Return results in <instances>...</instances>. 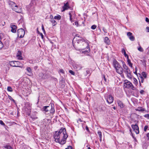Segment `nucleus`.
I'll return each mask as SVG.
<instances>
[{"label": "nucleus", "mask_w": 149, "mask_h": 149, "mask_svg": "<svg viewBox=\"0 0 149 149\" xmlns=\"http://www.w3.org/2000/svg\"><path fill=\"white\" fill-rule=\"evenodd\" d=\"M77 43L78 44V46L80 49L84 50L86 49L87 50H85V52H90L89 44L84 39H82L78 40Z\"/></svg>", "instance_id": "nucleus-2"}, {"label": "nucleus", "mask_w": 149, "mask_h": 149, "mask_svg": "<svg viewBox=\"0 0 149 149\" xmlns=\"http://www.w3.org/2000/svg\"><path fill=\"white\" fill-rule=\"evenodd\" d=\"M135 71L134 72V73L135 74H137V68L136 67V68H135Z\"/></svg>", "instance_id": "nucleus-50"}, {"label": "nucleus", "mask_w": 149, "mask_h": 149, "mask_svg": "<svg viewBox=\"0 0 149 149\" xmlns=\"http://www.w3.org/2000/svg\"><path fill=\"white\" fill-rule=\"evenodd\" d=\"M97 134H98L100 138L102 137V133L101 132L98 131L97 132Z\"/></svg>", "instance_id": "nucleus-31"}, {"label": "nucleus", "mask_w": 149, "mask_h": 149, "mask_svg": "<svg viewBox=\"0 0 149 149\" xmlns=\"http://www.w3.org/2000/svg\"><path fill=\"white\" fill-rule=\"evenodd\" d=\"M148 128V126L147 125H146L144 126V131L145 132H146V131L147 130Z\"/></svg>", "instance_id": "nucleus-42"}, {"label": "nucleus", "mask_w": 149, "mask_h": 149, "mask_svg": "<svg viewBox=\"0 0 149 149\" xmlns=\"http://www.w3.org/2000/svg\"><path fill=\"white\" fill-rule=\"evenodd\" d=\"M117 102L118 106H119L121 108H123L125 107V105L122 101L120 100H117Z\"/></svg>", "instance_id": "nucleus-15"}, {"label": "nucleus", "mask_w": 149, "mask_h": 149, "mask_svg": "<svg viewBox=\"0 0 149 149\" xmlns=\"http://www.w3.org/2000/svg\"><path fill=\"white\" fill-rule=\"evenodd\" d=\"M51 21L52 23L53 26H55L57 24V23L53 19H52Z\"/></svg>", "instance_id": "nucleus-22"}, {"label": "nucleus", "mask_w": 149, "mask_h": 149, "mask_svg": "<svg viewBox=\"0 0 149 149\" xmlns=\"http://www.w3.org/2000/svg\"><path fill=\"white\" fill-rule=\"evenodd\" d=\"M61 18V16L60 15H58L57 16H55L54 17V19H57L58 20H59Z\"/></svg>", "instance_id": "nucleus-25"}, {"label": "nucleus", "mask_w": 149, "mask_h": 149, "mask_svg": "<svg viewBox=\"0 0 149 149\" xmlns=\"http://www.w3.org/2000/svg\"><path fill=\"white\" fill-rule=\"evenodd\" d=\"M122 52L123 53L124 55L125 56V57H126L127 59H128L129 58L128 56L126 54V52L124 49H123L122 50Z\"/></svg>", "instance_id": "nucleus-18"}, {"label": "nucleus", "mask_w": 149, "mask_h": 149, "mask_svg": "<svg viewBox=\"0 0 149 149\" xmlns=\"http://www.w3.org/2000/svg\"><path fill=\"white\" fill-rule=\"evenodd\" d=\"M103 30L104 33H107V30L104 28H103Z\"/></svg>", "instance_id": "nucleus-49"}, {"label": "nucleus", "mask_w": 149, "mask_h": 149, "mask_svg": "<svg viewBox=\"0 0 149 149\" xmlns=\"http://www.w3.org/2000/svg\"><path fill=\"white\" fill-rule=\"evenodd\" d=\"M146 136H147V138H148V140H149V133H148L146 134Z\"/></svg>", "instance_id": "nucleus-53"}, {"label": "nucleus", "mask_w": 149, "mask_h": 149, "mask_svg": "<svg viewBox=\"0 0 149 149\" xmlns=\"http://www.w3.org/2000/svg\"><path fill=\"white\" fill-rule=\"evenodd\" d=\"M7 90L9 92H12L13 91L12 88L10 86L8 87Z\"/></svg>", "instance_id": "nucleus-27"}, {"label": "nucleus", "mask_w": 149, "mask_h": 149, "mask_svg": "<svg viewBox=\"0 0 149 149\" xmlns=\"http://www.w3.org/2000/svg\"><path fill=\"white\" fill-rule=\"evenodd\" d=\"M8 97L10 100H12L13 102H15V101L10 96L8 95Z\"/></svg>", "instance_id": "nucleus-41"}, {"label": "nucleus", "mask_w": 149, "mask_h": 149, "mask_svg": "<svg viewBox=\"0 0 149 149\" xmlns=\"http://www.w3.org/2000/svg\"><path fill=\"white\" fill-rule=\"evenodd\" d=\"M54 136L56 142H58L62 145L64 144L68 137L65 129L63 127L59 131L55 132Z\"/></svg>", "instance_id": "nucleus-1"}, {"label": "nucleus", "mask_w": 149, "mask_h": 149, "mask_svg": "<svg viewBox=\"0 0 149 149\" xmlns=\"http://www.w3.org/2000/svg\"><path fill=\"white\" fill-rule=\"evenodd\" d=\"M132 127L133 130L135 131L136 134H137L139 133V127L136 125H132Z\"/></svg>", "instance_id": "nucleus-8"}, {"label": "nucleus", "mask_w": 149, "mask_h": 149, "mask_svg": "<svg viewBox=\"0 0 149 149\" xmlns=\"http://www.w3.org/2000/svg\"><path fill=\"white\" fill-rule=\"evenodd\" d=\"M97 27L96 25H93L91 27V28L93 30L95 29Z\"/></svg>", "instance_id": "nucleus-32"}, {"label": "nucleus", "mask_w": 149, "mask_h": 149, "mask_svg": "<svg viewBox=\"0 0 149 149\" xmlns=\"http://www.w3.org/2000/svg\"><path fill=\"white\" fill-rule=\"evenodd\" d=\"M127 36L129 37L130 40L131 41H134V40L135 38L132 36V33L130 32H127Z\"/></svg>", "instance_id": "nucleus-10"}, {"label": "nucleus", "mask_w": 149, "mask_h": 149, "mask_svg": "<svg viewBox=\"0 0 149 149\" xmlns=\"http://www.w3.org/2000/svg\"><path fill=\"white\" fill-rule=\"evenodd\" d=\"M8 3L9 4L10 6L12 9H13V8L16 6V4L15 3L12 1H9Z\"/></svg>", "instance_id": "nucleus-16"}, {"label": "nucleus", "mask_w": 149, "mask_h": 149, "mask_svg": "<svg viewBox=\"0 0 149 149\" xmlns=\"http://www.w3.org/2000/svg\"><path fill=\"white\" fill-rule=\"evenodd\" d=\"M86 130H87V131H88L89 130V129H88V127L86 126Z\"/></svg>", "instance_id": "nucleus-63"}, {"label": "nucleus", "mask_w": 149, "mask_h": 149, "mask_svg": "<svg viewBox=\"0 0 149 149\" xmlns=\"http://www.w3.org/2000/svg\"><path fill=\"white\" fill-rule=\"evenodd\" d=\"M69 14L70 15V21L72 22L73 21L72 20V15L71 14V13L70 12L69 13Z\"/></svg>", "instance_id": "nucleus-29"}, {"label": "nucleus", "mask_w": 149, "mask_h": 149, "mask_svg": "<svg viewBox=\"0 0 149 149\" xmlns=\"http://www.w3.org/2000/svg\"><path fill=\"white\" fill-rule=\"evenodd\" d=\"M10 27L11 28V31L13 33L16 32L17 29V26L14 24H10Z\"/></svg>", "instance_id": "nucleus-13"}, {"label": "nucleus", "mask_w": 149, "mask_h": 149, "mask_svg": "<svg viewBox=\"0 0 149 149\" xmlns=\"http://www.w3.org/2000/svg\"><path fill=\"white\" fill-rule=\"evenodd\" d=\"M132 84L128 81L127 80L124 84V86L128 88H130L132 86Z\"/></svg>", "instance_id": "nucleus-11"}, {"label": "nucleus", "mask_w": 149, "mask_h": 149, "mask_svg": "<svg viewBox=\"0 0 149 149\" xmlns=\"http://www.w3.org/2000/svg\"><path fill=\"white\" fill-rule=\"evenodd\" d=\"M74 24L75 25H76L77 26H78V22L76 21L74 22Z\"/></svg>", "instance_id": "nucleus-51"}, {"label": "nucleus", "mask_w": 149, "mask_h": 149, "mask_svg": "<svg viewBox=\"0 0 149 149\" xmlns=\"http://www.w3.org/2000/svg\"><path fill=\"white\" fill-rule=\"evenodd\" d=\"M40 35H41V36L42 38L43 39V34L42 33H40Z\"/></svg>", "instance_id": "nucleus-60"}, {"label": "nucleus", "mask_w": 149, "mask_h": 149, "mask_svg": "<svg viewBox=\"0 0 149 149\" xmlns=\"http://www.w3.org/2000/svg\"><path fill=\"white\" fill-rule=\"evenodd\" d=\"M69 72L72 75H74V72H73L72 70H70L69 71Z\"/></svg>", "instance_id": "nucleus-43"}, {"label": "nucleus", "mask_w": 149, "mask_h": 149, "mask_svg": "<svg viewBox=\"0 0 149 149\" xmlns=\"http://www.w3.org/2000/svg\"><path fill=\"white\" fill-rule=\"evenodd\" d=\"M104 41L105 43H106L107 44H109V38L107 37H106L104 39Z\"/></svg>", "instance_id": "nucleus-19"}, {"label": "nucleus", "mask_w": 149, "mask_h": 149, "mask_svg": "<svg viewBox=\"0 0 149 149\" xmlns=\"http://www.w3.org/2000/svg\"><path fill=\"white\" fill-rule=\"evenodd\" d=\"M38 68L37 66H36L34 67V69L36 70Z\"/></svg>", "instance_id": "nucleus-58"}, {"label": "nucleus", "mask_w": 149, "mask_h": 149, "mask_svg": "<svg viewBox=\"0 0 149 149\" xmlns=\"http://www.w3.org/2000/svg\"><path fill=\"white\" fill-rule=\"evenodd\" d=\"M51 109V107L49 106H45L43 107L42 109V110L43 111H45L47 112L49 111V109Z\"/></svg>", "instance_id": "nucleus-14"}, {"label": "nucleus", "mask_w": 149, "mask_h": 149, "mask_svg": "<svg viewBox=\"0 0 149 149\" xmlns=\"http://www.w3.org/2000/svg\"><path fill=\"white\" fill-rule=\"evenodd\" d=\"M69 5L68 2H67L65 3H64V5L63 7V10H66L68 9V8H69Z\"/></svg>", "instance_id": "nucleus-17"}, {"label": "nucleus", "mask_w": 149, "mask_h": 149, "mask_svg": "<svg viewBox=\"0 0 149 149\" xmlns=\"http://www.w3.org/2000/svg\"><path fill=\"white\" fill-rule=\"evenodd\" d=\"M146 21L147 22H149V19L148 18H147V17L146 18Z\"/></svg>", "instance_id": "nucleus-52"}, {"label": "nucleus", "mask_w": 149, "mask_h": 149, "mask_svg": "<svg viewBox=\"0 0 149 149\" xmlns=\"http://www.w3.org/2000/svg\"><path fill=\"white\" fill-rule=\"evenodd\" d=\"M12 9L18 13H21L22 12L21 9L20 8H19L17 5H16V6L13 8Z\"/></svg>", "instance_id": "nucleus-12"}, {"label": "nucleus", "mask_w": 149, "mask_h": 149, "mask_svg": "<svg viewBox=\"0 0 149 149\" xmlns=\"http://www.w3.org/2000/svg\"><path fill=\"white\" fill-rule=\"evenodd\" d=\"M68 149H72V147L71 146H69L68 147Z\"/></svg>", "instance_id": "nucleus-55"}, {"label": "nucleus", "mask_w": 149, "mask_h": 149, "mask_svg": "<svg viewBox=\"0 0 149 149\" xmlns=\"http://www.w3.org/2000/svg\"><path fill=\"white\" fill-rule=\"evenodd\" d=\"M3 45L2 42H0V49L3 47Z\"/></svg>", "instance_id": "nucleus-39"}, {"label": "nucleus", "mask_w": 149, "mask_h": 149, "mask_svg": "<svg viewBox=\"0 0 149 149\" xmlns=\"http://www.w3.org/2000/svg\"><path fill=\"white\" fill-rule=\"evenodd\" d=\"M144 116L145 118H147L149 119V114H145Z\"/></svg>", "instance_id": "nucleus-40"}, {"label": "nucleus", "mask_w": 149, "mask_h": 149, "mask_svg": "<svg viewBox=\"0 0 149 149\" xmlns=\"http://www.w3.org/2000/svg\"><path fill=\"white\" fill-rule=\"evenodd\" d=\"M32 62H33V61H32L30 60L29 61V62L30 63H32Z\"/></svg>", "instance_id": "nucleus-64"}, {"label": "nucleus", "mask_w": 149, "mask_h": 149, "mask_svg": "<svg viewBox=\"0 0 149 149\" xmlns=\"http://www.w3.org/2000/svg\"><path fill=\"white\" fill-rule=\"evenodd\" d=\"M42 30L43 31V32L44 33H45V29H44V26H43V25H42Z\"/></svg>", "instance_id": "nucleus-44"}, {"label": "nucleus", "mask_w": 149, "mask_h": 149, "mask_svg": "<svg viewBox=\"0 0 149 149\" xmlns=\"http://www.w3.org/2000/svg\"><path fill=\"white\" fill-rule=\"evenodd\" d=\"M50 17L51 18V20L52 19H53V16L52 15H51L50 16Z\"/></svg>", "instance_id": "nucleus-62"}, {"label": "nucleus", "mask_w": 149, "mask_h": 149, "mask_svg": "<svg viewBox=\"0 0 149 149\" xmlns=\"http://www.w3.org/2000/svg\"><path fill=\"white\" fill-rule=\"evenodd\" d=\"M16 56L17 58L18 59H22V58L21 55H17Z\"/></svg>", "instance_id": "nucleus-37"}, {"label": "nucleus", "mask_w": 149, "mask_h": 149, "mask_svg": "<svg viewBox=\"0 0 149 149\" xmlns=\"http://www.w3.org/2000/svg\"><path fill=\"white\" fill-rule=\"evenodd\" d=\"M138 50L141 52H142L143 51V49L141 47L138 48Z\"/></svg>", "instance_id": "nucleus-38"}, {"label": "nucleus", "mask_w": 149, "mask_h": 149, "mask_svg": "<svg viewBox=\"0 0 149 149\" xmlns=\"http://www.w3.org/2000/svg\"><path fill=\"white\" fill-rule=\"evenodd\" d=\"M123 71L127 74V77L130 78H131L132 77V76L131 74V72L129 68L123 70Z\"/></svg>", "instance_id": "nucleus-9"}, {"label": "nucleus", "mask_w": 149, "mask_h": 149, "mask_svg": "<svg viewBox=\"0 0 149 149\" xmlns=\"http://www.w3.org/2000/svg\"><path fill=\"white\" fill-rule=\"evenodd\" d=\"M113 65L115 68L116 72L120 74H122L123 71V69L119 63L115 59L113 60Z\"/></svg>", "instance_id": "nucleus-3"}, {"label": "nucleus", "mask_w": 149, "mask_h": 149, "mask_svg": "<svg viewBox=\"0 0 149 149\" xmlns=\"http://www.w3.org/2000/svg\"><path fill=\"white\" fill-rule=\"evenodd\" d=\"M25 111H27V114L28 116L31 115V106L28 103H26L25 105Z\"/></svg>", "instance_id": "nucleus-6"}, {"label": "nucleus", "mask_w": 149, "mask_h": 149, "mask_svg": "<svg viewBox=\"0 0 149 149\" xmlns=\"http://www.w3.org/2000/svg\"><path fill=\"white\" fill-rule=\"evenodd\" d=\"M59 72L62 73L63 74H64V71L63 70V69H61V70H59Z\"/></svg>", "instance_id": "nucleus-45"}, {"label": "nucleus", "mask_w": 149, "mask_h": 149, "mask_svg": "<svg viewBox=\"0 0 149 149\" xmlns=\"http://www.w3.org/2000/svg\"><path fill=\"white\" fill-rule=\"evenodd\" d=\"M26 70L29 74L31 73V70L30 67H27L26 68Z\"/></svg>", "instance_id": "nucleus-28"}, {"label": "nucleus", "mask_w": 149, "mask_h": 149, "mask_svg": "<svg viewBox=\"0 0 149 149\" xmlns=\"http://www.w3.org/2000/svg\"><path fill=\"white\" fill-rule=\"evenodd\" d=\"M17 36L20 38H22L25 34L24 30L22 29H20L17 30Z\"/></svg>", "instance_id": "nucleus-4"}, {"label": "nucleus", "mask_w": 149, "mask_h": 149, "mask_svg": "<svg viewBox=\"0 0 149 149\" xmlns=\"http://www.w3.org/2000/svg\"><path fill=\"white\" fill-rule=\"evenodd\" d=\"M146 29L147 30V32H149V27H147L146 28Z\"/></svg>", "instance_id": "nucleus-57"}, {"label": "nucleus", "mask_w": 149, "mask_h": 149, "mask_svg": "<svg viewBox=\"0 0 149 149\" xmlns=\"http://www.w3.org/2000/svg\"><path fill=\"white\" fill-rule=\"evenodd\" d=\"M102 80H104L105 81L106 84L107 83V79L104 76V77L103 79H102Z\"/></svg>", "instance_id": "nucleus-47"}, {"label": "nucleus", "mask_w": 149, "mask_h": 149, "mask_svg": "<svg viewBox=\"0 0 149 149\" xmlns=\"http://www.w3.org/2000/svg\"><path fill=\"white\" fill-rule=\"evenodd\" d=\"M39 76L40 77H41V79H45L46 78H45V77H44V74H43L42 73H40L39 74Z\"/></svg>", "instance_id": "nucleus-26"}, {"label": "nucleus", "mask_w": 149, "mask_h": 149, "mask_svg": "<svg viewBox=\"0 0 149 149\" xmlns=\"http://www.w3.org/2000/svg\"><path fill=\"white\" fill-rule=\"evenodd\" d=\"M130 88H131L132 90H134L136 89V88L134 87L133 85L132 84V86H131V87H130Z\"/></svg>", "instance_id": "nucleus-46"}, {"label": "nucleus", "mask_w": 149, "mask_h": 149, "mask_svg": "<svg viewBox=\"0 0 149 149\" xmlns=\"http://www.w3.org/2000/svg\"><path fill=\"white\" fill-rule=\"evenodd\" d=\"M142 76L145 78H146V73L145 72H143L142 73Z\"/></svg>", "instance_id": "nucleus-30"}, {"label": "nucleus", "mask_w": 149, "mask_h": 149, "mask_svg": "<svg viewBox=\"0 0 149 149\" xmlns=\"http://www.w3.org/2000/svg\"><path fill=\"white\" fill-rule=\"evenodd\" d=\"M144 92V91L143 90H141L140 91V93L141 94H143Z\"/></svg>", "instance_id": "nucleus-54"}, {"label": "nucleus", "mask_w": 149, "mask_h": 149, "mask_svg": "<svg viewBox=\"0 0 149 149\" xmlns=\"http://www.w3.org/2000/svg\"><path fill=\"white\" fill-rule=\"evenodd\" d=\"M4 147L7 149H12V148L10 146H6Z\"/></svg>", "instance_id": "nucleus-36"}, {"label": "nucleus", "mask_w": 149, "mask_h": 149, "mask_svg": "<svg viewBox=\"0 0 149 149\" xmlns=\"http://www.w3.org/2000/svg\"><path fill=\"white\" fill-rule=\"evenodd\" d=\"M22 53L20 51H18V53L17 54V55H21Z\"/></svg>", "instance_id": "nucleus-48"}, {"label": "nucleus", "mask_w": 149, "mask_h": 149, "mask_svg": "<svg viewBox=\"0 0 149 149\" xmlns=\"http://www.w3.org/2000/svg\"><path fill=\"white\" fill-rule=\"evenodd\" d=\"M141 83H143V79L142 77H141Z\"/></svg>", "instance_id": "nucleus-56"}, {"label": "nucleus", "mask_w": 149, "mask_h": 149, "mask_svg": "<svg viewBox=\"0 0 149 149\" xmlns=\"http://www.w3.org/2000/svg\"><path fill=\"white\" fill-rule=\"evenodd\" d=\"M78 121L79 122H82V121L81 120V119H79L78 120Z\"/></svg>", "instance_id": "nucleus-59"}, {"label": "nucleus", "mask_w": 149, "mask_h": 149, "mask_svg": "<svg viewBox=\"0 0 149 149\" xmlns=\"http://www.w3.org/2000/svg\"><path fill=\"white\" fill-rule=\"evenodd\" d=\"M31 118L33 120H34L38 118L36 117H35L33 115L31 116Z\"/></svg>", "instance_id": "nucleus-33"}, {"label": "nucleus", "mask_w": 149, "mask_h": 149, "mask_svg": "<svg viewBox=\"0 0 149 149\" xmlns=\"http://www.w3.org/2000/svg\"><path fill=\"white\" fill-rule=\"evenodd\" d=\"M105 99L106 100L107 103L109 104L112 103L114 100V98L111 95H106L105 96Z\"/></svg>", "instance_id": "nucleus-5"}, {"label": "nucleus", "mask_w": 149, "mask_h": 149, "mask_svg": "<svg viewBox=\"0 0 149 149\" xmlns=\"http://www.w3.org/2000/svg\"><path fill=\"white\" fill-rule=\"evenodd\" d=\"M136 110L139 111H144V109L141 107H139Z\"/></svg>", "instance_id": "nucleus-23"}, {"label": "nucleus", "mask_w": 149, "mask_h": 149, "mask_svg": "<svg viewBox=\"0 0 149 149\" xmlns=\"http://www.w3.org/2000/svg\"><path fill=\"white\" fill-rule=\"evenodd\" d=\"M19 62L18 61H12L9 62L10 65L13 67H19Z\"/></svg>", "instance_id": "nucleus-7"}, {"label": "nucleus", "mask_w": 149, "mask_h": 149, "mask_svg": "<svg viewBox=\"0 0 149 149\" xmlns=\"http://www.w3.org/2000/svg\"><path fill=\"white\" fill-rule=\"evenodd\" d=\"M134 84H135V85H136L137 84V81L136 80V79L135 78H134Z\"/></svg>", "instance_id": "nucleus-35"}, {"label": "nucleus", "mask_w": 149, "mask_h": 149, "mask_svg": "<svg viewBox=\"0 0 149 149\" xmlns=\"http://www.w3.org/2000/svg\"><path fill=\"white\" fill-rule=\"evenodd\" d=\"M61 82H62V83H64V80H63V78L61 80Z\"/></svg>", "instance_id": "nucleus-61"}, {"label": "nucleus", "mask_w": 149, "mask_h": 149, "mask_svg": "<svg viewBox=\"0 0 149 149\" xmlns=\"http://www.w3.org/2000/svg\"><path fill=\"white\" fill-rule=\"evenodd\" d=\"M51 109H49L50 112L51 113H54L55 110L54 107H53L52 106L50 107Z\"/></svg>", "instance_id": "nucleus-20"}, {"label": "nucleus", "mask_w": 149, "mask_h": 149, "mask_svg": "<svg viewBox=\"0 0 149 149\" xmlns=\"http://www.w3.org/2000/svg\"><path fill=\"white\" fill-rule=\"evenodd\" d=\"M127 61L129 66L132 68V64L131 63L130 60L129 59V58L127 59Z\"/></svg>", "instance_id": "nucleus-24"}, {"label": "nucleus", "mask_w": 149, "mask_h": 149, "mask_svg": "<svg viewBox=\"0 0 149 149\" xmlns=\"http://www.w3.org/2000/svg\"><path fill=\"white\" fill-rule=\"evenodd\" d=\"M0 124H1V125L5 127L6 125L5 123L3 122L2 120H0Z\"/></svg>", "instance_id": "nucleus-34"}, {"label": "nucleus", "mask_w": 149, "mask_h": 149, "mask_svg": "<svg viewBox=\"0 0 149 149\" xmlns=\"http://www.w3.org/2000/svg\"><path fill=\"white\" fill-rule=\"evenodd\" d=\"M123 67L124 68L123 70H126L128 69V67L126 65L125 62L123 61L122 62Z\"/></svg>", "instance_id": "nucleus-21"}]
</instances>
